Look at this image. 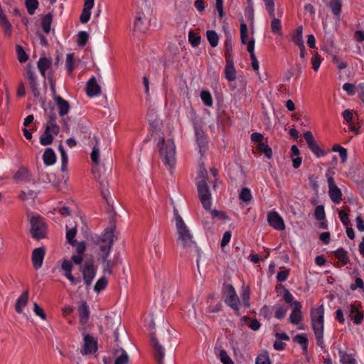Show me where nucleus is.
Here are the masks:
<instances>
[{
    "instance_id": "nucleus-63",
    "label": "nucleus",
    "mask_w": 364,
    "mask_h": 364,
    "mask_svg": "<svg viewBox=\"0 0 364 364\" xmlns=\"http://www.w3.org/2000/svg\"><path fill=\"white\" fill-rule=\"evenodd\" d=\"M33 311L37 316H40L42 319H46V315L43 309L41 307H40V306L37 303H34L33 304Z\"/></svg>"
},
{
    "instance_id": "nucleus-56",
    "label": "nucleus",
    "mask_w": 364,
    "mask_h": 364,
    "mask_svg": "<svg viewBox=\"0 0 364 364\" xmlns=\"http://www.w3.org/2000/svg\"><path fill=\"white\" fill-rule=\"evenodd\" d=\"M247 26L245 23L240 24V39L242 44H247Z\"/></svg>"
},
{
    "instance_id": "nucleus-54",
    "label": "nucleus",
    "mask_w": 364,
    "mask_h": 364,
    "mask_svg": "<svg viewBox=\"0 0 364 364\" xmlns=\"http://www.w3.org/2000/svg\"><path fill=\"white\" fill-rule=\"evenodd\" d=\"M188 40L193 46L196 47L200 43V36L191 31L188 33Z\"/></svg>"
},
{
    "instance_id": "nucleus-58",
    "label": "nucleus",
    "mask_w": 364,
    "mask_h": 364,
    "mask_svg": "<svg viewBox=\"0 0 364 364\" xmlns=\"http://www.w3.org/2000/svg\"><path fill=\"white\" fill-rule=\"evenodd\" d=\"M220 359L223 364H234L232 360L225 350L220 351Z\"/></svg>"
},
{
    "instance_id": "nucleus-23",
    "label": "nucleus",
    "mask_w": 364,
    "mask_h": 364,
    "mask_svg": "<svg viewBox=\"0 0 364 364\" xmlns=\"http://www.w3.org/2000/svg\"><path fill=\"white\" fill-rule=\"evenodd\" d=\"M349 316L353 320L354 323L356 324L360 323L363 319V314L358 311V307L355 304L350 305Z\"/></svg>"
},
{
    "instance_id": "nucleus-25",
    "label": "nucleus",
    "mask_w": 364,
    "mask_h": 364,
    "mask_svg": "<svg viewBox=\"0 0 364 364\" xmlns=\"http://www.w3.org/2000/svg\"><path fill=\"white\" fill-rule=\"evenodd\" d=\"M282 9H279L277 13L278 18H274V19L271 21L272 32L280 36L282 35V23L279 18L282 16Z\"/></svg>"
},
{
    "instance_id": "nucleus-5",
    "label": "nucleus",
    "mask_w": 364,
    "mask_h": 364,
    "mask_svg": "<svg viewBox=\"0 0 364 364\" xmlns=\"http://www.w3.org/2000/svg\"><path fill=\"white\" fill-rule=\"evenodd\" d=\"M82 255L77 254L71 257L70 260L64 259L62 262L61 270L63 272L65 277L70 281V282L75 285L81 282L80 278L75 277L72 274L73 269V264L79 265L82 262Z\"/></svg>"
},
{
    "instance_id": "nucleus-60",
    "label": "nucleus",
    "mask_w": 364,
    "mask_h": 364,
    "mask_svg": "<svg viewBox=\"0 0 364 364\" xmlns=\"http://www.w3.org/2000/svg\"><path fill=\"white\" fill-rule=\"evenodd\" d=\"M255 364H270L268 354L264 353L258 355Z\"/></svg>"
},
{
    "instance_id": "nucleus-17",
    "label": "nucleus",
    "mask_w": 364,
    "mask_h": 364,
    "mask_svg": "<svg viewBox=\"0 0 364 364\" xmlns=\"http://www.w3.org/2000/svg\"><path fill=\"white\" fill-rule=\"evenodd\" d=\"M86 92L87 96L92 97L94 96H97L101 94V87L97 84V80L95 77H92L89 80L87 83Z\"/></svg>"
},
{
    "instance_id": "nucleus-6",
    "label": "nucleus",
    "mask_w": 364,
    "mask_h": 364,
    "mask_svg": "<svg viewBox=\"0 0 364 364\" xmlns=\"http://www.w3.org/2000/svg\"><path fill=\"white\" fill-rule=\"evenodd\" d=\"M29 221L32 237L36 240L46 237L47 228L42 218L39 215H32L29 218Z\"/></svg>"
},
{
    "instance_id": "nucleus-51",
    "label": "nucleus",
    "mask_w": 364,
    "mask_h": 364,
    "mask_svg": "<svg viewBox=\"0 0 364 364\" xmlns=\"http://www.w3.org/2000/svg\"><path fill=\"white\" fill-rule=\"evenodd\" d=\"M200 97L203 102L208 107L213 105V100L210 93L208 91L203 90L200 92Z\"/></svg>"
},
{
    "instance_id": "nucleus-18",
    "label": "nucleus",
    "mask_w": 364,
    "mask_h": 364,
    "mask_svg": "<svg viewBox=\"0 0 364 364\" xmlns=\"http://www.w3.org/2000/svg\"><path fill=\"white\" fill-rule=\"evenodd\" d=\"M44 255L45 250L43 247L33 250L32 252V262L35 269H38L41 267Z\"/></svg>"
},
{
    "instance_id": "nucleus-46",
    "label": "nucleus",
    "mask_w": 364,
    "mask_h": 364,
    "mask_svg": "<svg viewBox=\"0 0 364 364\" xmlns=\"http://www.w3.org/2000/svg\"><path fill=\"white\" fill-rule=\"evenodd\" d=\"M292 41L297 45V46H302V44H304V42L303 41V28L301 26H299L296 28V35H294L292 37Z\"/></svg>"
},
{
    "instance_id": "nucleus-3",
    "label": "nucleus",
    "mask_w": 364,
    "mask_h": 364,
    "mask_svg": "<svg viewBox=\"0 0 364 364\" xmlns=\"http://www.w3.org/2000/svg\"><path fill=\"white\" fill-rule=\"evenodd\" d=\"M47 117L45 132L40 137V142L43 146L50 145L53 141V136L58 135L60 127L57 124V114L53 107L48 110L45 109Z\"/></svg>"
},
{
    "instance_id": "nucleus-34",
    "label": "nucleus",
    "mask_w": 364,
    "mask_h": 364,
    "mask_svg": "<svg viewBox=\"0 0 364 364\" xmlns=\"http://www.w3.org/2000/svg\"><path fill=\"white\" fill-rule=\"evenodd\" d=\"M331 199L334 203H339L342 199V193L338 186L331 188L328 190Z\"/></svg>"
},
{
    "instance_id": "nucleus-35",
    "label": "nucleus",
    "mask_w": 364,
    "mask_h": 364,
    "mask_svg": "<svg viewBox=\"0 0 364 364\" xmlns=\"http://www.w3.org/2000/svg\"><path fill=\"white\" fill-rule=\"evenodd\" d=\"M52 19L53 15L50 13L47 14L42 18L41 26L46 33H48L50 31Z\"/></svg>"
},
{
    "instance_id": "nucleus-14",
    "label": "nucleus",
    "mask_w": 364,
    "mask_h": 364,
    "mask_svg": "<svg viewBox=\"0 0 364 364\" xmlns=\"http://www.w3.org/2000/svg\"><path fill=\"white\" fill-rule=\"evenodd\" d=\"M97 349V343L96 339L89 334L84 337V348L83 353L85 355L95 353Z\"/></svg>"
},
{
    "instance_id": "nucleus-41",
    "label": "nucleus",
    "mask_w": 364,
    "mask_h": 364,
    "mask_svg": "<svg viewBox=\"0 0 364 364\" xmlns=\"http://www.w3.org/2000/svg\"><path fill=\"white\" fill-rule=\"evenodd\" d=\"M341 0H331L329 3V7L333 14L339 17L341 10Z\"/></svg>"
},
{
    "instance_id": "nucleus-62",
    "label": "nucleus",
    "mask_w": 364,
    "mask_h": 364,
    "mask_svg": "<svg viewBox=\"0 0 364 364\" xmlns=\"http://www.w3.org/2000/svg\"><path fill=\"white\" fill-rule=\"evenodd\" d=\"M74 56L73 53H69L66 55V68L69 73H70L73 68Z\"/></svg>"
},
{
    "instance_id": "nucleus-31",
    "label": "nucleus",
    "mask_w": 364,
    "mask_h": 364,
    "mask_svg": "<svg viewBox=\"0 0 364 364\" xmlns=\"http://www.w3.org/2000/svg\"><path fill=\"white\" fill-rule=\"evenodd\" d=\"M225 73L228 80L232 81L235 79V69L232 60H227Z\"/></svg>"
},
{
    "instance_id": "nucleus-26",
    "label": "nucleus",
    "mask_w": 364,
    "mask_h": 364,
    "mask_svg": "<svg viewBox=\"0 0 364 364\" xmlns=\"http://www.w3.org/2000/svg\"><path fill=\"white\" fill-rule=\"evenodd\" d=\"M114 355H116V359L114 361V364H128L129 363V355L127 352L122 349L119 348L115 350Z\"/></svg>"
},
{
    "instance_id": "nucleus-38",
    "label": "nucleus",
    "mask_w": 364,
    "mask_h": 364,
    "mask_svg": "<svg viewBox=\"0 0 364 364\" xmlns=\"http://www.w3.org/2000/svg\"><path fill=\"white\" fill-rule=\"evenodd\" d=\"M94 139L95 141V144L92 148V151L91 153V159L94 164H98L100 163V149L98 148L99 139L96 136H95Z\"/></svg>"
},
{
    "instance_id": "nucleus-39",
    "label": "nucleus",
    "mask_w": 364,
    "mask_h": 364,
    "mask_svg": "<svg viewBox=\"0 0 364 364\" xmlns=\"http://www.w3.org/2000/svg\"><path fill=\"white\" fill-rule=\"evenodd\" d=\"M206 36L212 47H215L218 44L219 36L215 31L210 30L206 32Z\"/></svg>"
},
{
    "instance_id": "nucleus-44",
    "label": "nucleus",
    "mask_w": 364,
    "mask_h": 364,
    "mask_svg": "<svg viewBox=\"0 0 364 364\" xmlns=\"http://www.w3.org/2000/svg\"><path fill=\"white\" fill-rule=\"evenodd\" d=\"M106 326L107 328H116V330H117V327L120 325L121 321L120 318L118 316H114V317H106Z\"/></svg>"
},
{
    "instance_id": "nucleus-50",
    "label": "nucleus",
    "mask_w": 364,
    "mask_h": 364,
    "mask_svg": "<svg viewBox=\"0 0 364 364\" xmlns=\"http://www.w3.org/2000/svg\"><path fill=\"white\" fill-rule=\"evenodd\" d=\"M107 283V279L105 277H102L97 281L94 287V290L97 293L100 292L106 287Z\"/></svg>"
},
{
    "instance_id": "nucleus-2",
    "label": "nucleus",
    "mask_w": 364,
    "mask_h": 364,
    "mask_svg": "<svg viewBox=\"0 0 364 364\" xmlns=\"http://www.w3.org/2000/svg\"><path fill=\"white\" fill-rule=\"evenodd\" d=\"M161 159L166 168L172 171L176 164V147L173 138L165 139L159 136L158 142Z\"/></svg>"
},
{
    "instance_id": "nucleus-8",
    "label": "nucleus",
    "mask_w": 364,
    "mask_h": 364,
    "mask_svg": "<svg viewBox=\"0 0 364 364\" xmlns=\"http://www.w3.org/2000/svg\"><path fill=\"white\" fill-rule=\"evenodd\" d=\"M80 270L82 274V279L86 287L88 288L91 285L97 272L93 259H87L84 264L80 267Z\"/></svg>"
},
{
    "instance_id": "nucleus-49",
    "label": "nucleus",
    "mask_w": 364,
    "mask_h": 364,
    "mask_svg": "<svg viewBox=\"0 0 364 364\" xmlns=\"http://www.w3.org/2000/svg\"><path fill=\"white\" fill-rule=\"evenodd\" d=\"M25 4L28 14L33 15L38 6V0H26Z\"/></svg>"
},
{
    "instance_id": "nucleus-9",
    "label": "nucleus",
    "mask_w": 364,
    "mask_h": 364,
    "mask_svg": "<svg viewBox=\"0 0 364 364\" xmlns=\"http://www.w3.org/2000/svg\"><path fill=\"white\" fill-rule=\"evenodd\" d=\"M25 77L28 79L30 88L33 94L34 97L38 98L41 96L37 77L36 76L33 67L28 63L26 65Z\"/></svg>"
},
{
    "instance_id": "nucleus-52",
    "label": "nucleus",
    "mask_w": 364,
    "mask_h": 364,
    "mask_svg": "<svg viewBox=\"0 0 364 364\" xmlns=\"http://www.w3.org/2000/svg\"><path fill=\"white\" fill-rule=\"evenodd\" d=\"M239 198L245 203L250 202L252 197L250 189L247 188H243L241 190Z\"/></svg>"
},
{
    "instance_id": "nucleus-45",
    "label": "nucleus",
    "mask_w": 364,
    "mask_h": 364,
    "mask_svg": "<svg viewBox=\"0 0 364 364\" xmlns=\"http://www.w3.org/2000/svg\"><path fill=\"white\" fill-rule=\"evenodd\" d=\"M77 234V228L76 227H73L68 230L66 232V239L70 245H71L73 247L75 246L76 245V240H75V237Z\"/></svg>"
},
{
    "instance_id": "nucleus-20",
    "label": "nucleus",
    "mask_w": 364,
    "mask_h": 364,
    "mask_svg": "<svg viewBox=\"0 0 364 364\" xmlns=\"http://www.w3.org/2000/svg\"><path fill=\"white\" fill-rule=\"evenodd\" d=\"M14 180L16 183H26L31 181V174L26 167H21L14 174Z\"/></svg>"
},
{
    "instance_id": "nucleus-4",
    "label": "nucleus",
    "mask_w": 364,
    "mask_h": 364,
    "mask_svg": "<svg viewBox=\"0 0 364 364\" xmlns=\"http://www.w3.org/2000/svg\"><path fill=\"white\" fill-rule=\"evenodd\" d=\"M311 322L317 345L323 348L325 344L323 341L324 307L323 304L318 308L311 309Z\"/></svg>"
},
{
    "instance_id": "nucleus-19",
    "label": "nucleus",
    "mask_w": 364,
    "mask_h": 364,
    "mask_svg": "<svg viewBox=\"0 0 364 364\" xmlns=\"http://www.w3.org/2000/svg\"><path fill=\"white\" fill-rule=\"evenodd\" d=\"M151 343L154 348V356L156 358L157 364H164L163 360L164 358V349L161 346L158 340L154 337L151 336Z\"/></svg>"
},
{
    "instance_id": "nucleus-15",
    "label": "nucleus",
    "mask_w": 364,
    "mask_h": 364,
    "mask_svg": "<svg viewBox=\"0 0 364 364\" xmlns=\"http://www.w3.org/2000/svg\"><path fill=\"white\" fill-rule=\"evenodd\" d=\"M293 311L289 316V321L294 324H299L302 321L301 304L299 301L292 303Z\"/></svg>"
},
{
    "instance_id": "nucleus-53",
    "label": "nucleus",
    "mask_w": 364,
    "mask_h": 364,
    "mask_svg": "<svg viewBox=\"0 0 364 364\" xmlns=\"http://www.w3.org/2000/svg\"><path fill=\"white\" fill-rule=\"evenodd\" d=\"M16 48L18 61L20 63L26 62L28 58V56L24 51L23 48L19 45H17Z\"/></svg>"
},
{
    "instance_id": "nucleus-24",
    "label": "nucleus",
    "mask_w": 364,
    "mask_h": 364,
    "mask_svg": "<svg viewBox=\"0 0 364 364\" xmlns=\"http://www.w3.org/2000/svg\"><path fill=\"white\" fill-rule=\"evenodd\" d=\"M28 301V291H25L16 300L15 309L17 313L21 314L23 309L27 305Z\"/></svg>"
},
{
    "instance_id": "nucleus-7",
    "label": "nucleus",
    "mask_w": 364,
    "mask_h": 364,
    "mask_svg": "<svg viewBox=\"0 0 364 364\" xmlns=\"http://www.w3.org/2000/svg\"><path fill=\"white\" fill-rule=\"evenodd\" d=\"M197 189L198 193L199 199L203 205V207L206 210H210L211 207V193L208 186V183L205 181H198Z\"/></svg>"
},
{
    "instance_id": "nucleus-61",
    "label": "nucleus",
    "mask_w": 364,
    "mask_h": 364,
    "mask_svg": "<svg viewBox=\"0 0 364 364\" xmlns=\"http://www.w3.org/2000/svg\"><path fill=\"white\" fill-rule=\"evenodd\" d=\"M111 249L112 248H109V247H100V257L102 263L103 262H105V260L109 259L108 257H109Z\"/></svg>"
},
{
    "instance_id": "nucleus-43",
    "label": "nucleus",
    "mask_w": 364,
    "mask_h": 364,
    "mask_svg": "<svg viewBox=\"0 0 364 364\" xmlns=\"http://www.w3.org/2000/svg\"><path fill=\"white\" fill-rule=\"evenodd\" d=\"M225 57L228 60H232V39L230 36H228L225 41Z\"/></svg>"
},
{
    "instance_id": "nucleus-12",
    "label": "nucleus",
    "mask_w": 364,
    "mask_h": 364,
    "mask_svg": "<svg viewBox=\"0 0 364 364\" xmlns=\"http://www.w3.org/2000/svg\"><path fill=\"white\" fill-rule=\"evenodd\" d=\"M304 137L310 150L317 156L321 157L324 155V151L322 150L316 142L312 133L306 131L304 134Z\"/></svg>"
},
{
    "instance_id": "nucleus-11",
    "label": "nucleus",
    "mask_w": 364,
    "mask_h": 364,
    "mask_svg": "<svg viewBox=\"0 0 364 364\" xmlns=\"http://www.w3.org/2000/svg\"><path fill=\"white\" fill-rule=\"evenodd\" d=\"M225 302L238 314L240 302L234 287L231 284L226 286Z\"/></svg>"
},
{
    "instance_id": "nucleus-42",
    "label": "nucleus",
    "mask_w": 364,
    "mask_h": 364,
    "mask_svg": "<svg viewBox=\"0 0 364 364\" xmlns=\"http://www.w3.org/2000/svg\"><path fill=\"white\" fill-rule=\"evenodd\" d=\"M336 257L339 259L343 264H346L349 262V258L347 255V252L343 249L339 248L335 252Z\"/></svg>"
},
{
    "instance_id": "nucleus-55",
    "label": "nucleus",
    "mask_w": 364,
    "mask_h": 364,
    "mask_svg": "<svg viewBox=\"0 0 364 364\" xmlns=\"http://www.w3.org/2000/svg\"><path fill=\"white\" fill-rule=\"evenodd\" d=\"M77 36H78V39H77L78 46H84L88 41V38H89L88 33L86 31H80L78 33Z\"/></svg>"
},
{
    "instance_id": "nucleus-40",
    "label": "nucleus",
    "mask_w": 364,
    "mask_h": 364,
    "mask_svg": "<svg viewBox=\"0 0 364 364\" xmlns=\"http://www.w3.org/2000/svg\"><path fill=\"white\" fill-rule=\"evenodd\" d=\"M257 150L264 154L267 159H271L272 156V149L267 144V143H260L257 146Z\"/></svg>"
},
{
    "instance_id": "nucleus-57",
    "label": "nucleus",
    "mask_w": 364,
    "mask_h": 364,
    "mask_svg": "<svg viewBox=\"0 0 364 364\" xmlns=\"http://www.w3.org/2000/svg\"><path fill=\"white\" fill-rule=\"evenodd\" d=\"M314 215L316 220H323L325 219L324 207L321 205H318L315 209Z\"/></svg>"
},
{
    "instance_id": "nucleus-16",
    "label": "nucleus",
    "mask_w": 364,
    "mask_h": 364,
    "mask_svg": "<svg viewBox=\"0 0 364 364\" xmlns=\"http://www.w3.org/2000/svg\"><path fill=\"white\" fill-rule=\"evenodd\" d=\"M38 193L39 191L36 187H33V188L31 189L26 188L20 192L18 198L23 201L32 203L37 198Z\"/></svg>"
},
{
    "instance_id": "nucleus-33",
    "label": "nucleus",
    "mask_w": 364,
    "mask_h": 364,
    "mask_svg": "<svg viewBox=\"0 0 364 364\" xmlns=\"http://www.w3.org/2000/svg\"><path fill=\"white\" fill-rule=\"evenodd\" d=\"M100 186L101 194H102L104 200L107 203V205H109L108 197L110 196V192L109 191V183L107 181V180L106 178H102L100 181Z\"/></svg>"
},
{
    "instance_id": "nucleus-48",
    "label": "nucleus",
    "mask_w": 364,
    "mask_h": 364,
    "mask_svg": "<svg viewBox=\"0 0 364 364\" xmlns=\"http://www.w3.org/2000/svg\"><path fill=\"white\" fill-rule=\"evenodd\" d=\"M294 341L299 344L302 346L303 350L304 351L307 350L308 347V338L305 335L299 334L296 335L294 337Z\"/></svg>"
},
{
    "instance_id": "nucleus-30",
    "label": "nucleus",
    "mask_w": 364,
    "mask_h": 364,
    "mask_svg": "<svg viewBox=\"0 0 364 364\" xmlns=\"http://www.w3.org/2000/svg\"><path fill=\"white\" fill-rule=\"evenodd\" d=\"M149 124L151 132L155 133L156 135L160 133L163 127L162 121L157 117H151L149 119Z\"/></svg>"
},
{
    "instance_id": "nucleus-13",
    "label": "nucleus",
    "mask_w": 364,
    "mask_h": 364,
    "mask_svg": "<svg viewBox=\"0 0 364 364\" xmlns=\"http://www.w3.org/2000/svg\"><path fill=\"white\" fill-rule=\"evenodd\" d=\"M267 221L270 226L277 230H284L285 229L282 218L276 211H271L268 213Z\"/></svg>"
},
{
    "instance_id": "nucleus-10",
    "label": "nucleus",
    "mask_w": 364,
    "mask_h": 364,
    "mask_svg": "<svg viewBox=\"0 0 364 364\" xmlns=\"http://www.w3.org/2000/svg\"><path fill=\"white\" fill-rule=\"evenodd\" d=\"M114 226H111L110 228H106L103 234L99 237L97 244L100 247H109L112 248L114 241Z\"/></svg>"
},
{
    "instance_id": "nucleus-47",
    "label": "nucleus",
    "mask_w": 364,
    "mask_h": 364,
    "mask_svg": "<svg viewBox=\"0 0 364 364\" xmlns=\"http://www.w3.org/2000/svg\"><path fill=\"white\" fill-rule=\"evenodd\" d=\"M332 150L335 152H338L341 158L342 163H346L347 161L348 154L347 149L341 146L338 144H336L333 146Z\"/></svg>"
},
{
    "instance_id": "nucleus-27",
    "label": "nucleus",
    "mask_w": 364,
    "mask_h": 364,
    "mask_svg": "<svg viewBox=\"0 0 364 364\" xmlns=\"http://www.w3.org/2000/svg\"><path fill=\"white\" fill-rule=\"evenodd\" d=\"M43 160L46 166H51L56 161V156L51 148H47L43 155Z\"/></svg>"
},
{
    "instance_id": "nucleus-37",
    "label": "nucleus",
    "mask_w": 364,
    "mask_h": 364,
    "mask_svg": "<svg viewBox=\"0 0 364 364\" xmlns=\"http://www.w3.org/2000/svg\"><path fill=\"white\" fill-rule=\"evenodd\" d=\"M196 136L198 144L200 148V152L202 154L203 149L205 148L207 144L205 135L204 134L203 131L196 129Z\"/></svg>"
},
{
    "instance_id": "nucleus-1",
    "label": "nucleus",
    "mask_w": 364,
    "mask_h": 364,
    "mask_svg": "<svg viewBox=\"0 0 364 364\" xmlns=\"http://www.w3.org/2000/svg\"><path fill=\"white\" fill-rule=\"evenodd\" d=\"M176 232L178 235V244L188 252H196L199 257L200 249L197 246L194 235L183 218L178 220V224H176Z\"/></svg>"
},
{
    "instance_id": "nucleus-28",
    "label": "nucleus",
    "mask_w": 364,
    "mask_h": 364,
    "mask_svg": "<svg viewBox=\"0 0 364 364\" xmlns=\"http://www.w3.org/2000/svg\"><path fill=\"white\" fill-rule=\"evenodd\" d=\"M41 75L45 78L46 71L51 66V60L46 57L41 58L37 63Z\"/></svg>"
},
{
    "instance_id": "nucleus-22",
    "label": "nucleus",
    "mask_w": 364,
    "mask_h": 364,
    "mask_svg": "<svg viewBox=\"0 0 364 364\" xmlns=\"http://www.w3.org/2000/svg\"><path fill=\"white\" fill-rule=\"evenodd\" d=\"M94 6V0H85L84 8L80 15V19L82 23H87L90 18V11Z\"/></svg>"
},
{
    "instance_id": "nucleus-29",
    "label": "nucleus",
    "mask_w": 364,
    "mask_h": 364,
    "mask_svg": "<svg viewBox=\"0 0 364 364\" xmlns=\"http://www.w3.org/2000/svg\"><path fill=\"white\" fill-rule=\"evenodd\" d=\"M90 316L88 305L86 302H82L79 307V317L80 323L85 324L87 323Z\"/></svg>"
},
{
    "instance_id": "nucleus-21",
    "label": "nucleus",
    "mask_w": 364,
    "mask_h": 364,
    "mask_svg": "<svg viewBox=\"0 0 364 364\" xmlns=\"http://www.w3.org/2000/svg\"><path fill=\"white\" fill-rule=\"evenodd\" d=\"M54 100L58 106L59 115L60 117L66 115L70 109L69 102L60 96H54Z\"/></svg>"
},
{
    "instance_id": "nucleus-59",
    "label": "nucleus",
    "mask_w": 364,
    "mask_h": 364,
    "mask_svg": "<svg viewBox=\"0 0 364 364\" xmlns=\"http://www.w3.org/2000/svg\"><path fill=\"white\" fill-rule=\"evenodd\" d=\"M209 211L210 212V214H211L213 218H217L221 220H225L228 218L226 214L223 211H220V210H210Z\"/></svg>"
},
{
    "instance_id": "nucleus-64",
    "label": "nucleus",
    "mask_w": 364,
    "mask_h": 364,
    "mask_svg": "<svg viewBox=\"0 0 364 364\" xmlns=\"http://www.w3.org/2000/svg\"><path fill=\"white\" fill-rule=\"evenodd\" d=\"M287 313V309L282 306L276 307L274 316L278 319H282L284 318Z\"/></svg>"
},
{
    "instance_id": "nucleus-32",
    "label": "nucleus",
    "mask_w": 364,
    "mask_h": 364,
    "mask_svg": "<svg viewBox=\"0 0 364 364\" xmlns=\"http://www.w3.org/2000/svg\"><path fill=\"white\" fill-rule=\"evenodd\" d=\"M338 354L341 364H357V361L352 354H348L341 350L338 351Z\"/></svg>"
},
{
    "instance_id": "nucleus-36",
    "label": "nucleus",
    "mask_w": 364,
    "mask_h": 364,
    "mask_svg": "<svg viewBox=\"0 0 364 364\" xmlns=\"http://www.w3.org/2000/svg\"><path fill=\"white\" fill-rule=\"evenodd\" d=\"M103 272L105 274H112L113 273L112 269L117 265V259H107L102 263Z\"/></svg>"
}]
</instances>
